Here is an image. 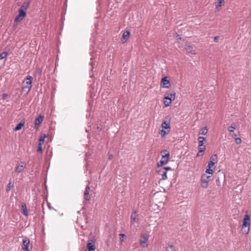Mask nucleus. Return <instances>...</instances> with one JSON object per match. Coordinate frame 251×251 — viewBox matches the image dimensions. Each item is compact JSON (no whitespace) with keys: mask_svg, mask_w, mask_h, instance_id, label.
<instances>
[{"mask_svg":"<svg viewBox=\"0 0 251 251\" xmlns=\"http://www.w3.org/2000/svg\"><path fill=\"white\" fill-rule=\"evenodd\" d=\"M163 169H164V171H166V172H167L168 170H172L171 168V167H164V168H163Z\"/></svg>","mask_w":251,"mask_h":251,"instance_id":"obj_34","label":"nucleus"},{"mask_svg":"<svg viewBox=\"0 0 251 251\" xmlns=\"http://www.w3.org/2000/svg\"><path fill=\"white\" fill-rule=\"evenodd\" d=\"M235 129V124L234 123H232V125L228 127V130L229 132H233Z\"/></svg>","mask_w":251,"mask_h":251,"instance_id":"obj_25","label":"nucleus"},{"mask_svg":"<svg viewBox=\"0 0 251 251\" xmlns=\"http://www.w3.org/2000/svg\"><path fill=\"white\" fill-rule=\"evenodd\" d=\"M161 127L163 129L171 131V126L170 121H164L161 124Z\"/></svg>","mask_w":251,"mask_h":251,"instance_id":"obj_11","label":"nucleus"},{"mask_svg":"<svg viewBox=\"0 0 251 251\" xmlns=\"http://www.w3.org/2000/svg\"><path fill=\"white\" fill-rule=\"evenodd\" d=\"M8 96L7 94H2V99L4 100V99H6V98L8 97Z\"/></svg>","mask_w":251,"mask_h":251,"instance_id":"obj_35","label":"nucleus"},{"mask_svg":"<svg viewBox=\"0 0 251 251\" xmlns=\"http://www.w3.org/2000/svg\"><path fill=\"white\" fill-rule=\"evenodd\" d=\"M250 216L248 215H245L244 217L243 222L242 226V228L243 229V232L245 234H248L250 230Z\"/></svg>","mask_w":251,"mask_h":251,"instance_id":"obj_4","label":"nucleus"},{"mask_svg":"<svg viewBox=\"0 0 251 251\" xmlns=\"http://www.w3.org/2000/svg\"><path fill=\"white\" fill-rule=\"evenodd\" d=\"M119 236H120V240H121V242H122L123 241H124V240L126 237V235L123 233H120L119 234Z\"/></svg>","mask_w":251,"mask_h":251,"instance_id":"obj_31","label":"nucleus"},{"mask_svg":"<svg viewBox=\"0 0 251 251\" xmlns=\"http://www.w3.org/2000/svg\"><path fill=\"white\" fill-rule=\"evenodd\" d=\"M138 222L137 219V215L136 214V211H134L131 215V225H134L135 223Z\"/></svg>","mask_w":251,"mask_h":251,"instance_id":"obj_16","label":"nucleus"},{"mask_svg":"<svg viewBox=\"0 0 251 251\" xmlns=\"http://www.w3.org/2000/svg\"><path fill=\"white\" fill-rule=\"evenodd\" d=\"M210 176H207L206 175H203L201 176V186L202 188H206L207 187L208 183L209 182V178Z\"/></svg>","mask_w":251,"mask_h":251,"instance_id":"obj_8","label":"nucleus"},{"mask_svg":"<svg viewBox=\"0 0 251 251\" xmlns=\"http://www.w3.org/2000/svg\"><path fill=\"white\" fill-rule=\"evenodd\" d=\"M158 172L159 173H161L160 175L161 176V178H162V180H165L167 178V172L166 171H163L162 172L161 171L159 170V171H158Z\"/></svg>","mask_w":251,"mask_h":251,"instance_id":"obj_23","label":"nucleus"},{"mask_svg":"<svg viewBox=\"0 0 251 251\" xmlns=\"http://www.w3.org/2000/svg\"><path fill=\"white\" fill-rule=\"evenodd\" d=\"M225 3V0H217L214 3L215 9L219 11L221 7L224 5Z\"/></svg>","mask_w":251,"mask_h":251,"instance_id":"obj_12","label":"nucleus"},{"mask_svg":"<svg viewBox=\"0 0 251 251\" xmlns=\"http://www.w3.org/2000/svg\"><path fill=\"white\" fill-rule=\"evenodd\" d=\"M232 137L233 138H234V139H235V138H237V137H236V134H234L233 135H232Z\"/></svg>","mask_w":251,"mask_h":251,"instance_id":"obj_37","label":"nucleus"},{"mask_svg":"<svg viewBox=\"0 0 251 251\" xmlns=\"http://www.w3.org/2000/svg\"><path fill=\"white\" fill-rule=\"evenodd\" d=\"M44 116L39 115L35 120V126H38L43 121Z\"/></svg>","mask_w":251,"mask_h":251,"instance_id":"obj_17","label":"nucleus"},{"mask_svg":"<svg viewBox=\"0 0 251 251\" xmlns=\"http://www.w3.org/2000/svg\"><path fill=\"white\" fill-rule=\"evenodd\" d=\"M13 186V185L11 182H10L8 183V184L7 185V188H6L7 192H8L9 191H10V190L11 189Z\"/></svg>","mask_w":251,"mask_h":251,"instance_id":"obj_30","label":"nucleus"},{"mask_svg":"<svg viewBox=\"0 0 251 251\" xmlns=\"http://www.w3.org/2000/svg\"><path fill=\"white\" fill-rule=\"evenodd\" d=\"M29 242H30L29 240L27 237H24L23 241V246L22 247V249L24 250V251H29L28 246H29Z\"/></svg>","mask_w":251,"mask_h":251,"instance_id":"obj_10","label":"nucleus"},{"mask_svg":"<svg viewBox=\"0 0 251 251\" xmlns=\"http://www.w3.org/2000/svg\"><path fill=\"white\" fill-rule=\"evenodd\" d=\"M199 145L203 144L204 145V142L205 141V138L201 136L198 138Z\"/></svg>","mask_w":251,"mask_h":251,"instance_id":"obj_27","label":"nucleus"},{"mask_svg":"<svg viewBox=\"0 0 251 251\" xmlns=\"http://www.w3.org/2000/svg\"><path fill=\"white\" fill-rule=\"evenodd\" d=\"M235 141L236 143L238 145L240 144L242 142L241 138L239 137L235 138Z\"/></svg>","mask_w":251,"mask_h":251,"instance_id":"obj_32","label":"nucleus"},{"mask_svg":"<svg viewBox=\"0 0 251 251\" xmlns=\"http://www.w3.org/2000/svg\"><path fill=\"white\" fill-rule=\"evenodd\" d=\"M185 50L188 53H191V54L196 55L197 54L196 50H193L192 47L189 44H186Z\"/></svg>","mask_w":251,"mask_h":251,"instance_id":"obj_13","label":"nucleus"},{"mask_svg":"<svg viewBox=\"0 0 251 251\" xmlns=\"http://www.w3.org/2000/svg\"><path fill=\"white\" fill-rule=\"evenodd\" d=\"M217 158H212L208 164V168L206 169V173L209 174H212L213 173V170L215 169V164L217 162Z\"/></svg>","mask_w":251,"mask_h":251,"instance_id":"obj_5","label":"nucleus"},{"mask_svg":"<svg viewBox=\"0 0 251 251\" xmlns=\"http://www.w3.org/2000/svg\"><path fill=\"white\" fill-rule=\"evenodd\" d=\"M205 150V147L203 144L199 145V152L197 153V157L202 156Z\"/></svg>","mask_w":251,"mask_h":251,"instance_id":"obj_14","label":"nucleus"},{"mask_svg":"<svg viewBox=\"0 0 251 251\" xmlns=\"http://www.w3.org/2000/svg\"><path fill=\"white\" fill-rule=\"evenodd\" d=\"M164 160H161L159 163H158V167L163 166L164 165L167 164L168 162L169 158H163Z\"/></svg>","mask_w":251,"mask_h":251,"instance_id":"obj_19","label":"nucleus"},{"mask_svg":"<svg viewBox=\"0 0 251 251\" xmlns=\"http://www.w3.org/2000/svg\"><path fill=\"white\" fill-rule=\"evenodd\" d=\"M90 187L89 185H87L86 188L84 193V198L86 201H89L90 199V196L89 194L90 191Z\"/></svg>","mask_w":251,"mask_h":251,"instance_id":"obj_15","label":"nucleus"},{"mask_svg":"<svg viewBox=\"0 0 251 251\" xmlns=\"http://www.w3.org/2000/svg\"><path fill=\"white\" fill-rule=\"evenodd\" d=\"M208 132V129L206 126L204 127L201 129L199 134L202 135H206Z\"/></svg>","mask_w":251,"mask_h":251,"instance_id":"obj_24","label":"nucleus"},{"mask_svg":"<svg viewBox=\"0 0 251 251\" xmlns=\"http://www.w3.org/2000/svg\"><path fill=\"white\" fill-rule=\"evenodd\" d=\"M218 36L215 37L214 38V41L215 42H217L218 41Z\"/></svg>","mask_w":251,"mask_h":251,"instance_id":"obj_36","label":"nucleus"},{"mask_svg":"<svg viewBox=\"0 0 251 251\" xmlns=\"http://www.w3.org/2000/svg\"><path fill=\"white\" fill-rule=\"evenodd\" d=\"M161 154L162 157H169V152L167 150H164L161 151Z\"/></svg>","mask_w":251,"mask_h":251,"instance_id":"obj_26","label":"nucleus"},{"mask_svg":"<svg viewBox=\"0 0 251 251\" xmlns=\"http://www.w3.org/2000/svg\"><path fill=\"white\" fill-rule=\"evenodd\" d=\"M29 2H25L21 6L19 10V14L15 19V22L19 23L21 22L26 16V10L28 8Z\"/></svg>","mask_w":251,"mask_h":251,"instance_id":"obj_1","label":"nucleus"},{"mask_svg":"<svg viewBox=\"0 0 251 251\" xmlns=\"http://www.w3.org/2000/svg\"><path fill=\"white\" fill-rule=\"evenodd\" d=\"M33 78L30 75H27L25 78L24 86L22 88V91H26L27 93L32 87Z\"/></svg>","mask_w":251,"mask_h":251,"instance_id":"obj_3","label":"nucleus"},{"mask_svg":"<svg viewBox=\"0 0 251 251\" xmlns=\"http://www.w3.org/2000/svg\"><path fill=\"white\" fill-rule=\"evenodd\" d=\"M45 138V135L44 136H41L40 137V138L39 139V144H40V145H42L44 143Z\"/></svg>","mask_w":251,"mask_h":251,"instance_id":"obj_28","label":"nucleus"},{"mask_svg":"<svg viewBox=\"0 0 251 251\" xmlns=\"http://www.w3.org/2000/svg\"><path fill=\"white\" fill-rule=\"evenodd\" d=\"M129 34L130 32L128 31H126L124 32L122 38L125 40V41H126L128 39L129 37Z\"/></svg>","mask_w":251,"mask_h":251,"instance_id":"obj_22","label":"nucleus"},{"mask_svg":"<svg viewBox=\"0 0 251 251\" xmlns=\"http://www.w3.org/2000/svg\"><path fill=\"white\" fill-rule=\"evenodd\" d=\"M25 122L21 121L20 123H19L16 126L14 129V130L16 131L22 129V128L24 126Z\"/></svg>","mask_w":251,"mask_h":251,"instance_id":"obj_18","label":"nucleus"},{"mask_svg":"<svg viewBox=\"0 0 251 251\" xmlns=\"http://www.w3.org/2000/svg\"><path fill=\"white\" fill-rule=\"evenodd\" d=\"M22 213L25 215L27 216L28 215V212L27 210L26 206L25 203H23L22 204Z\"/></svg>","mask_w":251,"mask_h":251,"instance_id":"obj_20","label":"nucleus"},{"mask_svg":"<svg viewBox=\"0 0 251 251\" xmlns=\"http://www.w3.org/2000/svg\"><path fill=\"white\" fill-rule=\"evenodd\" d=\"M160 86L162 88H169L171 86V83L169 78L167 76H164L161 78L160 81Z\"/></svg>","mask_w":251,"mask_h":251,"instance_id":"obj_6","label":"nucleus"},{"mask_svg":"<svg viewBox=\"0 0 251 251\" xmlns=\"http://www.w3.org/2000/svg\"><path fill=\"white\" fill-rule=\"evenodd\" d=\"M149 236L148 234H142L140 241V246L143 248H146L148 246L147 241H148Z\"/></svg>","mask_w":251,"mask_h":251,"instance_id":"obj_7","label":"nucleus"},{"mask_svg":"<svg viewBox=\"0 0 251 251\" xmlns=\"http://www.w3.org/2000/svg\"><path fill=\"white\" fill-rule=\"evenodd\" d=\"M170 132V131L162 129L159 131V134L161 135V137H164L166 135Z\"/></svg>","mask_w":251,"mask_h":251,"instance_id":"obj_21","label":"nucleus"},{"mask_svg":"<svg viewBox=\"0 0 251 251\" xmlns=\"http://www.w3.org/2000/svg\"><path fill=\"white\" fill-rule=\"evenodd\" d=\"M26 164L24 162H21L16 167L15 172L17 173H21L25 168Z\"/></svg>","mask_w":251,"mask_h":251,"instance_id":"obj_9","label":"nucleus"},{"mask_svg":"<svg viewBox=\"0 0 251 251\" xmlns=\"http://www.w3.org/2000/svg\"><path fill=\"white\" fill-rule=\"evenodd\" d=\"M176 93L173 91L172 93L168 94L164 98L163 103L165 107H168L171 105L172 101L176 99Z\"/></svg>","mask_w":251,"mask_h":251,"instance_id":"obj_2","label":"nucleus"},{"mask_svg":"<svg viewBox=\"0 0 251 251\" xmlns=\"http://www.w3.org/2000/svg\"><path fill=\"white\" fill-rule=\"evenodd\" d=\"M7 52L3 51L0 54V60L6 57Z\"/></svg>","mask_w":251,"mask_h":251,"instance_id":"obj_29","label":"nucleus"},{"mask_svg":"<svg viewBox=\"0 0 251 251\" xmlns=\"http://www.w3.org/2000/svg\"><path fill=\"white\" fill-rule=\"evenodd\" d=\"M42 145H40V144H38V151L39 152H42Z\"/></svg>","mask_w":251,"mask_h":251,"instance_id":"obj_33","label":"nucleus"}]
</instances>
